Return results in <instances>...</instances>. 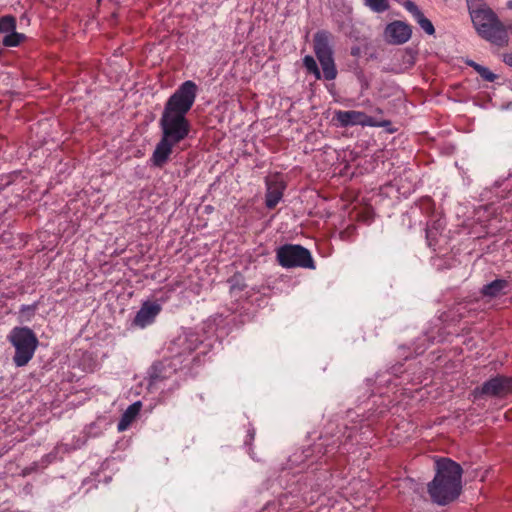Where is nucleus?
Instances as JSON below:
<instances>
[{"label":"nucleus","instance_id":"17","mask_svg":"<svg viewBox=\"0 0 512 512\" xmlns=\"http://www.w3.org/2000/svg\"><path fill=\"white\" fill-rule=\"evenodd\" d=\"M442 228L443 223L441 220L433 221L427 225L426 239L430 247L436 244L437 237L441 233Z\"/></svg>","mask_w":512,"mask_h":512},{"label":"nucleus","instance_id":"12","mask_svg":"<svg viewBox=\"0 0 512 512\" xmlns=\"http://www.w3.org/2000/svg\"><path fill=\"white\" fill-rule=\"evenodd\" d=\"M161 306L156 302H144L137 312L133 324L140 328H144L152 324L156 316L160 313Z\"/></svg>","mask_w":512,"mask_h":512},{"label":"nucleus","instance_id":"19","mask_svg":"<svg viewBox=\"0 0 512 512\" xmlns=\"http://www.w3.org/2000/svg\"><path fill=\"white\" fill-rule=\"evenodd\" d=\"M25 39V35L13 31L4 36L2 43L6 47H16Z\"/></svg>","mask_w":512,"mask_h":512},{"label":"nucleus","instance_id":"6","mask_svg":"<svg viewBox=\"0 0 512 512\" xmlns=\"http://www.w3.org/2000/svg\"><path fill=\"white\" fill-rule=\"evenodd\" d=\"M335 119L338 121L341 127H349L356 125H360L363 127H385L390 124L389 121H377L373 117L368 116L366 113L356 110L336 111Z\"/></svg>","mask_w":512,"mask_h":512},{"label":"nucleus","instance_id":"22","mask_svg":"<svg viewBox=\"0 0 512 512\" xmlns=\"http://www.w3.org/2000/svg\"><path fill=\"white\" fill-rule=\"evenodd\" d=\"M16 29V20L13 16L0 18V33H11Z\"/></svg>","mask_w":512,"mask_h":512},{"label":"nucleus","instance_id":"1","mask_svg":"<svg viewBox=\"0 0 512 512\" xmlns=\"http://www.w3.org/2000/svg\"><path fill=\"white\" fill-rule=\"evenodd\" d=\"M196 95L197 85L188 80L168 98L159 121L162 136L177 143L188 137L191 126L186 114L192 108Z\"/></svg>","mask_w":512,"mask_h":512},{"label":"nucleus","instance_id":"2","mask_svg":"<svg viewBox=\"0 0 512 512\" xmlns=\"http://www.w3.org/2000/svg\"><path fill=\"white\" fill-rule=\"evenodd\" d=\"M437 472L428 484V493L438 505H446L459 497L462 491V468L448 458L436 461Z\"/></svg>","mask_w":512,"mask_h":512},{"label":"nucleus","instance_id":"15","mask_svg":"<svg viewBox=\"0 0 512 512\" xmlns=\"http://www.w3.org/2000/svg\"><path fill=\"white\" fill-rule=\"evenodd\" d=\"M141 407H142L141 402L137 401V402L131 404L125 410V412L122 414V417L117 424V429L119 432H123L128 429V427L131 425V423L135 420V418L139 414Z\"/></svg>","mask_w":512,"mask_h":512},{"label":"nucleus","instance_id":"10","mask_svg":"<svg viewBox=\"0 0 512 512\" xmlns=\"http://www.w3.org/2000/svg\"><path fill=\"white\" fill-rule=\"evenodd\" d=\"M472 23L477 33L480 35L483 30L489 28L496 20L499 19L497 14L487 6H481L470 12Z\"/></svg>","mask_w":512,"mask_h":512},{"label":"nucleus","instance_id":"5","mask_svg":"<svg viewBox=\"0 0 512 512\" xmlns=\"http://www.w3.org/2000/svg\"><path fill=\"white\" fill-rule=\"evenodd\" d=\"M276 257L284 268H314L310 251L301 245L285 244L277 249Z\"/></svg>","mask_w":512,"mask_h":512},{"label":"nucleus","instance_id":"8","mask_svg":"<svg viewBox=\"0 0 512 512\" xmlns=\"http://www.w3.org/2000/svg\"><path fill=\"white\" fill-rule=\"evenodd\" d=\"M411 35V26L399 20L389 23L384 30L385 41L394 45L406 43L411 38Z\"/></svg>","mask_w":512,"mask_h":512},{"label":"nucleus","instance_id":"18","mask_svg":"<svg viewBox=\"0 0 512 512\" xmlns=\"http://www.w3.org/2000/svg\"><path fill=\"white\" fill-rule=\"evenodd\" d=\"M467 65L474 68V70L485 80L488 82H493L497 76L491 72L487 67H484L472 60L466 62Z\"/></svg>","mask_w":512,"mask_h":512},{"label":"nucleus","instance_id":"20","mask_svg":"<svg viewBox=\"0 0 512 512\" xmlns=\"http://www.w3.org/2000/svg\"><path fill=\"white\" fill-rule=\"evenodd\" d=\"M38 303L31 305H22L19 310L20 322L30 321L36 313Z\"/></svg>","mask_w":512,"mask_h":512},{"label":"nucleus","instance_id":"9","mask_svg":"<svg viewBox=\"0 0 512 512\" xmlns=\"http://www.w3.org/2000/svg\"><path fill=\"white\" fill-rule=\"evenodd\" d=\"M479 36L498 47H506L509 44L508 26L500 19L496 20L486 30H483Z\"/></svg>","mask_w":512,"mask_h":512},{"label":"nucleus","instance_id":"24","mask_svg":"<svg viewBox=\"0 0 512 512\" xmlns=\"http://www.w3.org/2000/svg\"><path fill=\"white\" fill-rule=\"evenodd\" d=\"M508 8L512 9V1L508 2Z\"/></svg>","mask_w":512,"mask_h":512},{"label":"nucleus","instance_id":"11","mask_svg":"<svg viewBox=\"0 0 512 512\" xmlns=\"http://www.w3.org/2000/svg\"><path fill=\"white\" fill-rule=\"evenodd\" d=\"M177 144V142H173L171 139L161 135V139L157 143L150 159L152 164L159 168L163 167L168 162L173 152V147Z\"/></svg>","mask_w":512,"mask_h":512},{"label":"nucleus","instance_id":"16","mask_svg":"<svg viewBox=\"0 0 512 512\" xmlns=\"http://www.w3.org/2000/svg\"><path fill=\"white\" fill-rule=\"evenodd\" d=\"M508 285L506 280L496 279L491 283L483 286L482 293L485 296L495 297L501 293V291Z\"/></svg>","mask_w":512,"mask_h":512},{"label":"nucleus","instance_id":"21","mask_svg":"<svg viewBox=\"0 0 512 512\" xmlns=\"http://www.w3.org/2000/svg\"><path fill=\"white\" fill-rule=\"evenodd\" d=\"M372 11L382 13L389 8V0H363Z\"/></svg>","mask_w":512,"mask_h":512},{"label":"nucleus","instance_id":"4","mask_svg":"<svg viewBox=\"0 0 512 512\" xmlns=\"http://www.w3.org/2000/svg\"><path fill=\"white\" fill-rule=\"evenodd\" d=\"M8 341L15 348L13 362L17 367H23L33 358L38 347V338L29 327H14Z\"/></svg>","mask_w":512,"mask_h":512},{"label":"nucleus","instance_id":"23","mask_svg":"<svg viewBox=\"0 0 512 512\" xmlns=\"http://www.w3.org/2000/svg\"><path fill=\"white\" fill-rule=\"evenodd\" d=\"M503 61L507 65L512 67V53H506L503 55Z\"/></svg>","mask_w":512,"mask_h":512},{"label":"nucleus","instance_id":"13","mask_svg":"<svg viewBox=\"0 0 512 512\" xmlns=\"http://www.w3.org/2000/svg\"><path fill=\"white\" fill-rule=\"evenodd\" d=\"M267 191H266V201L265 204L267 208L273 209L276 205L281 201L283 197V192L285 190V184L283 181L278 179H268L266 181Z\"/></svg>","mask_w":512,"mask_h":512},{"label":"nucleus","instance_id":"3","mask_svg":"<svg viewBox=\"0 0 512 512\" xmlns=\"http://www.w3.org/2000/svg\"><path fill=\"white\" fill-rule=\"evenodd\" d=\"M332 35L327 31H318L314 35L313 49L318 59L321 71L315 59L311 55H306L303 58V65L309 74L314 75L317 80H320L323 76L325 80L331 81L337 77V68L333 57V50L331 47Z\"/></svg>","mask_w":512,"mask_h":512},{"label":"nucleus","instance_id":"14","mask_svg":"<svg viewBox=\"0 0 512 512\" xmlns=\"http://www.w3.org/2000/svg\"><path fill=\"white\" fill-rule=\"evenodd\" d=\"M403 7L411 13L414 20L418 23V25L428 34L433 35L435 33V28L432 22L425 17L423 12L419 9V7L412 1L407 0L403 3Z\"/></svg>","mask_w":512,"mask_h":512},{"label":"nucleus","instance_id":"7","mask_svg":"<svg viewBox=\"0 0 512 512\" xmlns=\"http://www.w3.org/2000/svg\"><path fill=\"white\" fill-rule=\"evenodd\" d=\"M512 392V378L496 376L484 382L482 386L476 387L473 391L475 398L482 396L504 397Z\"/></svg>","mask_w":512,"mask_h":512},{"label":"nucleus","instance_id":"25","mask_svg":"<svg viewBox=\"0 0 512 512\" xmlns=\"http://www.w3.org/2000/svg\"><path fill=\"white\" fill-rule=\"evenodd\" d=\"M509 31L512 33V24L508 26V32Z\"/></svg>","mask_w":512,"mask_h":512}]
</instances>
